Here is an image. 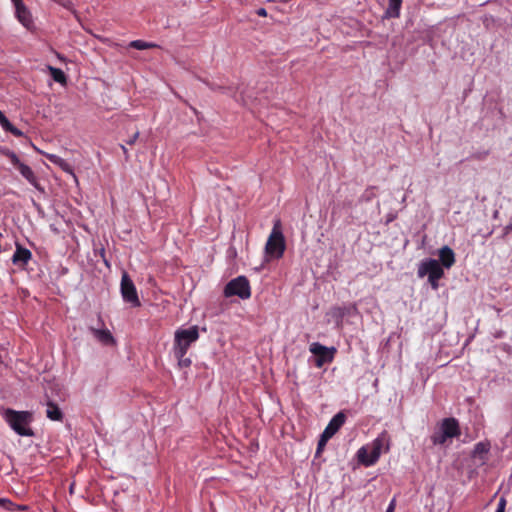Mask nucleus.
Instances as JSON below:
<instances>
[{
  "mask_svg": "<svg viewBox=\"0 0 512 512\" xmlns=\"http://www.w3.org/2000/svg\"><path fill=\"white\" fill-rule=\"evenodd\" d=\"M3 418L10 428L20 436H34V431L30 427L33 421V413L29 411H16L7 408L3 412Z\"/></svg>",
  "mask_w": 512,
  "mask_h": 512,
  "instance_id": "nucleus-1",
  "label": "nucleus"
},
{
  "mask_svg": "<svg viewBox=\"0 0 512 512\" xmlns=\"http://www.w3.org/2000/svg\"><path fill=\"white\" fill-rule=\"evenodd\" d=\"M199 339L198 326H191L187 329H178L174 335L173 353H187L190 346Z\"/></svg>",
  "mask_w": 512,
  "mask_h": 512,
  "instance_id": "nucleus-2",
  "label": "nucleus"
},
{
  "mask_svg": "<svg viewBox=\"0 0 512 512\" xmlns=\"http://www.w3.org/2000/svg\"><path fill=\"white\" fill-rule=\"evenodd\" d=\"M428 276V281L433 289H437L438 280L443 277L444 270L441 264L435 259H425L421 261L418 267V276Z\"/></svg>",
  "mask_w": 512,
  "mask_h": 512,
  "instance_id": "nucleus-3",
  "label": "nucleus"
},
{
  "mask_svg": "<svg viewBox=\"0 0 512 512\" xmlns=\"http://www.w3.org/2000/svg\"><path fill=\"white\" fill-rule=\"evenodd\" d=\"M266 253L272 257L280 258L285 251V239L281 231L280 220L274 223L272 232L265 246Z\"/></svg>",
  "mask_w": 512,
  "mask_h": 512,
  "instance_id": "nucleus-4",
  "label": "nucleus"
},
{
  "mask_svg": "<svg viewBox=\"0 0 512 512\" xmlns=\"http://www.w3.org/2000/svg\"><path fill=\"white\" fill-rule=\"evenodd\" d=\"M223 293L227 298L238 296L242 300L249 299L251 296L249 280L245 276H238L225 285Z\"/></svg>",
  "mask_w": 512,
  "mask_h": 512,
  "instance_id": "nucleus-5",
  "label": "nucleus"
},
{
  "mask_svg": "<svg viewBox=\"0 0 512 512\" xmlns=\"http://www.w3.org/2000/svg\"><path fill=\"white\" fill-rule=\"evenodd\" d=\"M121 294L123 300L130 303L132 307H139L141 305L136 287L126 272L123 273L121 278Z\"/></svg>",
  "mask_w": 512,
  "mask_h": 512,
  "instance_id": "nucleus-6",
  "label": "nucleus"
},
{
  "mask_svg": "<svg viewBox=\"0 0 512 512\" xmlns=\"http://www.w3.org/2000/svg\"><path fill=\"white\" fill-rule=\"evenodd\" d=\"M310 352L316 356L315 364L320 368L325 363L332 362L336 349L334 347L328 348L318 342H314L310 345Z\"/></svg>",
  "mask_w": 512,
  "mask_h": 512,
  "instance_id": "nucleus-7",
  "label": "nucleus"
},
{
  "mask_svg": "<svg viewBox=\"0 0 512 512\" xmlns=\"http://www.w3.org/2000/svg\"><path fill=\"white\" fill-rule=\"evenodd\" d=\"M346 421V415L344 412L340 411L329 421L328 425L324 429L323 433L325 437L332 438L338 430L343 426Z\"/></svg>",
  "mask_w": 512,
  "mask_h": 512,
  "instance_id": "nucleus-8",
  "label": "nucleus"
},
{
  "mask_svg": "<svg viewBox=\"0 0 512 512\" xmlns=\"http://www.w3.org/2000/svg\"><path fill=\"white\" fill-rule=\"evenodd\" d=\"M32 258V253L29 249L23 247L21 244L16 243V250L12 256V263L18 267H24Z\"/></svg>",
  "mask_w": 512,
  "mask_h": 512,
  "instance_id": "nucleus-9",
  "label": "nucleus"
},
{
  "mask_svg": "<svg viewBox=\"0 0 512 512\" xmlns=\"http://www.w3.org/2000/svg\"><path fill=\"white\" fill-rule=\"evenodd\" d=\"M441 430L448 438L457 437L460 434L459 423L455 418H446L441 424Z\"/></svg>",
  "mask_w": 512,
  "mask_h": 512,
  "instance_id": "nucleus-10",
  "label": "nucleus"
},
{
  "mask_svg": "<svg viewBox=\"0 0 512 512\" xmlns=\"http://www.w3.org/2000/svg\"><path fill=\"white\" fill-rule=\"evenodd\" d=\"M20 174L37 190L44 192V188L39 184L37 177L35 176L33 170L26 164L22 163L17 168Z\"/></svg>",
  "mask_w": 512,
  "mask_h": 512,
  "instance_id": "nucleus-11",
  "label": "nucleus"
},
{
  "mask_svg": "<svg viewBox=\"0 0 512 512\" xmlns=\"http://www.w3.org/2000/svg\"><path fill=\"white\" fill-rule=\"evenodd\" d=\"M439 258L441 262V266L449 269L455 263V254L454 251L449 246H443L439 250Z\"/></svg>",
  "mask_w": 512,
  "mask_h": 512,
  "instance_id": "nucleus-12",
  "label": "nucleus"
},
{
  "mask_svg": "<svg viewBox=\"0 0 512 512\" xmlns=\"http://www.w3.org/2000/svg\"><path fill=\"white\" fill-rule=\"evenodd\" d=\"M15 7V13L18 20L25 26L29 27L30 24H32V18L29 10L24 5V3H20L19 5L14 6Z\"/></svg>",
  "mask_w": 512,
  "mask_h": 512,
  "instance_id": "nucleus-13",
  "label": "nucleus"
},
{
  "mask_svg": "<svg viewBox=\"0 0 512 512\" xmlns=\"http://www.w3.org/2000/svg\"><path fill=\"white\" fill-rule=\"evenodd\" d=\"M89 330L93 334V336L104 345H109L114 342V338L111 332L107 329H96L90 327Z\"/></svg>",
  "mask_w": 512,
  "mask_h": 512,
  "instance_id": "nucleus-14",
  "label": "nucleus"
},
{
  "mask_svg": "<svg viewBox=\"0 0 512 512\" xmlns=\"http://www.w3.org/2000/svg\"><path fill=\"white\" fill-rule=\"evenodd\" d=\"M357 312V307L355 304H350L348 306H342V307H334L332 308V315L333 317L337 318L338 320H342L347 315H353Z\"/></svg>",
  "mask_w": 512,
  "mask_h": 512,
  "instance_id": "nucleus-15",
  "label": "nucleus"
},
{
  "mask_svg": "<svg viewBox=\"0 0 512 512\" xmlns=\"http://www.w3.org/2000/svg\"><path fill=\"white\" fill-rule=\"evenodd\" d=\"M383 445V439L381 437H378L373 441V447L370 451L369 460L366 461L367 464H375L381 454V449Z\"/></svg>",
  "mask_w": 512,
  "mask_h": 512,
  "instance_id": "nucleus-16",
  "label": "nucleus"
},
{
  "mask_svg": "<svg viewBox=\"0 0 512 512\" xmlns=\"http://www.w3.org/2000/svg\"><path fill=\"white\" fill-rule=\"evenodd\" d=\"M46 415L49 419L53 420V421H61L62 418H63V413L62 411L60 410V408L58 407V405H56L55 403H53L52 401H49L47 403V411H46Z\"/></svg>",
  "mask_w": 512,
  "mask_h": 512,
  "instance_id": "nucleus-17",
  "label": "nucleus"
},
{
  "mask_svg": "<svg viewBox=\"0 0 512 512\" xmlns=\"http://www.w3.org/2000/svg\"><path fill=\"white\" fill-rule=\"evenodd\" d=\"M389 4L386 9V16L389 18H397L400 14V8L402 4V0H388Z\"/></svg>",
  "mask_w": 512,
  "mask_h": 512,
  "instance_id": "nucleus-18",
  "label": "nucleus"
},
{
  "mask_svg": "<svg viewBox=\"0 0 512 512\" xmlns=\"http://www.w3.org/2000/svg\"><path fill=\"white\" fill-rule=\"evenodd\" d=\"M48 70L50 72L51 77L53 78V80L55 82L60 83V84H66L67 77H66L65 73L60 68H56V67L49 65Z\"/></svg>",
  "mask_w": 512,
  "mask_h": 512,
  "instance_id": "nucleus-19",
  "label": "nucleus"
},
{
  "mask_svg": "<svg viewBox=\"0 0 512 512\" xmlns=\"http://www.w3.org/2000/svg\"><path fill=\"white\" fill-rule=\"evenodd\" d=\"M130 47L132 48H135L137 50H146V49H150V48H155L157 47L156 44L154 43H151V42H145L143 40H134V41H131L130 44H129Z\"/></svg>",
  "mask_w": 512,
  "mask_h": 512,
  "instance_id": "nucleus-20",
  "label": "nucleus"
},
{
  "mask_svg": "<svg viewBox=\"0 0 512 512\" xmlns=\"http://www.w3.org/2000/svg\"><path fill=\"white\" fill-rule=\"evenodd\" d=\"M375 186H370L365 189L362 195L359 197V202H370L372 199L376 197Z\"/></svg>",
  "mask_w": 512,
  "mask_h": 512,
  "instance_id": "nucleus-21",
  "label": "nucleus"
},
{
  "mask_svg": "<svg viewBox=\"0 0 512 512\" xmlns=\"http://www.w3.org/2000/svg\"><path fill=\"white\" fill-rule=\"evenodd\" d=\"M448 436L444 435L442 430L434 432L431 436V441L434 445H442L446 442Z\"/></svg>",
  "mask_w": 512,
  "mask_h": 512,
  "instance_id": "nucleus-22",
  "label": "nucleus"
},
{
  "mask_svg": "<svg viewBox=\"0 0 512 512\" xmlns=\"http://www.w3.org/2000/svg\"><path fill=\"white\" fill-rule=\"evenodd\" d=\"M370 452L365 448L361 447L357 452V458L359 462L365 466H371L372 464H367L366 461L369 460Z\"/></svg>",
  "mask_w": 512,
  "mask_h": 512,
  "instance_id": "nucleus-23",
  "label": "nucleus"
},
{
  "mask_svg": "<svg viewBox=\"0 0 512 512\" xmlns=\"http://www.w3.org/2000/svg\"><path fill=\"white\" fill-rule=\"evenodd\" d=\"M186 354L187 353H182V355L180 356V354H174V356L177 358L178 360V365L180 368H187L191 365V359L186 357Z\"/></svg>",
  "mask_w": 512,
  "mask_h": 512,
  "instance_id": "nucleus-24",
  "label": "nucleus"
},
{
  "mask_svg": "<svg viewBox=\"0 0 512 512\" xmlns=\"http://www.w3.org/2000/svg\"><path fill=\"white\" fill-rule=\"evenodd\" d=\"M3 154L8 157L11 161V163L16 166L17 168L19 167V165L22 164V162L20 161V159L18 158V156L13 152V151H10V150H5L3 151Z\"/></svg>",
  "mask_w": 512,
  "mask_h": 512,
  "instance_id": "nucleus-25",
  "label": "nucleus"
},
{
  "mask_svg": "<svg viewBox=\"0 0 512 512\" xmlns=\"http://www.w3.org/2000/svg\"><path fill=\"white\" fill-rule=\"evenodd\" d=\"M3 130L6 132H10L15 137H22L24 135L23 132L19 130L17 127H15L10 121L8 122V126H5Z\"/></svg>",
  "mask_w": 512,
  "mask_h": 512,
  "instance_id": "nucleus-26",
  "label": "nucleus"
},
{
  "mask_svg": "<svg viewBox=\"0 0 512 512\" xmlns=\"http://www.w3.org/2000/svg\"><path fill=\"white\" fill-rule=\"evenodd\" d=\"M489 451V445L483 442H479L475 445L474 453L482 454L487 453Z\"/></svg>",
  "mask_w": 512,
  "mask_h": 512,
  "instance_id": "nucleus-27",
  "label": "nucleus"
},
{
  "mask_svg": "<svg viewBox=\"0 0 512 512\" xmlns=\"http://www.w3.org/2000/svg\"><path fill=\"white\" fill-rule=\"evenodd\" d=\"M0 506H2L4 509L6 510H14V506L15 504L12 503L9 499L7 498H0Z\"/></svg>",
  "mask_w": 512,
  "mask_h": 512,
  "instance_id": "nucleus-28",
  "label": "nucleus"
},
{
  "mask_svg": "<svg viewBox=\"0 0 512 512\" xmlns=\"http://www.w3.org/2000/svg\"><path fill=\"white\" fill-rule=\"evenodd\" d=\"M329 439L330 438H328L327 436L325 437L324 433L321 434L320 439L318 441V445H317V454L322 451V449L324 448V446L326 445V443Z\"/></svg>",
  "mask_w": 512,
  "mask_h": 512,
  "instance_id": "nucleus-29",
  "label": "nucleus"
},
{
  "mask_svg": "<svg viewBox=\"0 0 512 512\" xmlns=\"http://www.w3.org/2000/svg\"><path fill=\"white\" fill-rule=\"evenodd\" d=\"M47 158L55 165L59 166L60 164H63V158H61L58 155L55 154H48Z\"/></svg>",
  "mask_w": 512,
  "mask_h": 512,
  "instance_id": "nucleus-30",
  "label": "nucleus"
},
{
  "mask_svg": "<svg viewBox=\"0 0 512 512\" xmlns=\"http://www.w3.org/2000/svg\"><path fill=\"white\" fill-rule=\"evenodd\" d=\"M47 158L55 165L59 166L60 164H63V158H61L58 155L55 154H48Z\"/></svg>",
  "mask_w": 512,
  "mask_h": 512,
  "instance_id": "nucleus-31",
  "label": "nucleus"
},
{
  "mask_svg": "<svg viewBox=\"0 0 512 512\" xmlns=\"http://www.w3.org/2000/svg\"><path fill=\"white\" fill-rule=\"evenodd\" d=\"M506 503V499L504 497H501L498 501L497 509L495 512H505Z\"/></svg>",
  "mask_w": 512,
  "mask_h": 512,
  "instance_id": "nucleus-32",
  "label": "nucleus"
},
{
  "mask_svg": "<svg viewBox=\"0 0 512 512\" xmlns=\"http://www.w3.org/2000/svg\"><path fill=\"white\" fill-rule=\"evenodd\" d=\"M59 167H60L63 171H65V172H67V173H70V174L74 175V174H73V168H72V166H71V165H70L66 160H63V164H60V165H59Z\"/></svg>",
  "mask_w": 512,
  "mask_h": 512,
  "instance_id": "nucleus-33",
  "label": "nucleus"
},
{
  "mask_svg": "<svg viewBox=\"0 0 512 512\" xmlns=\"http://www.w3.org/2000/svg\"><path fill=\"white\" fill-rule=\"evenodd\" d=\"M8 122H9V120L7 119V117L4 115V113L2 111H0V125H1L2 129L5 126H8Z\"/></svg>",
  "mask_w": 512,
  "mask_h": 512,
  "instance_id": "nucleus-34",
  "label": "nucleus"
},
{
  "mask_svg": "<svg viewBox=\"0 0 512 512\" xmlns=\"http://www.w3.org/2000/svg\"><path fill=\"white\" fill-rule=\"evenodd\" d=\"M139 138V132L136 131L127 141H126V144L128 145H133L135 144V142L137 141V139Z\"/></svg>",
  "mask_w": 512,
  "mask_h": 512,
  "instance_id": "nucleus-35",
  "label": "nucleus"
},
{
  "mask_svg": "<svg viewBox=\"0 0 512 512\" xmlns=\"http://www.w3.org/2000/svg\"><path fill=\"white\" fill-rule=\"evenodd\" d=\"M488 155V152L485 151V152H479V153H475L472 155V158L474 159H477V160H483L487 157Z\"/></svg>",
  "mask_w": 512,
  "mask_h": 512,
  "instance_id": "nucleus-36",
  "label": "nucleus"
},
{
  "mask_svg": "<svg viewBox=\"0 0 512 512\" xmlns=\"http://www.w3.org/2000/svg\"><path fill=\"white\" fill-rule=\"evenodd\" d=\"M256 14L258 16H261V17H266L267 16V11L265 8H259L256 10Z\"/></svg>",
  "mask_w": 512,
  "mask_h": 512,
  "instance_id": "nucleus-37",
  "label": "nucleus"
},
{
  "mask_svg": "<svg viewBox=\"0 0 512 512\" xmlns=\"http://www.w3.org/2000/svg\"><path fill=\"white\" fill-rule=\"evenodd\" d=\"M394 510H395V500L393 499V500L389 503V505H388V507H387V509H386V511H385V512H394Z\"/></svg>",
  "mask_w": 512,
  "mask_h": 512,
  "instance_id": "nucleus-38",
  "label": "nucleus"
},
{
  "mask_svg": "<svg viewBox=\"0 0 512 512\" xmlns=\"http://www.w3.org/2000/svg\"><path fill=\"white\" fill-rule=\"evenodd\" d=\"M120 148L122 149L123 151V154L125 155V159L128 160L129 159V153H128V149L126 148L125 145L123 144H120Z\"/></svg>",
  "mask_w": 512,
  "mask_h": 512,
  "instance_id": "nucleus-39",
  "label": "nucleus"
},
{
  "mask_svg": "<svg viewBox=\"0 0 512 512\" xmlns=\"http://www.w3.org/2000/svg\"><path fill=\"white\" fill-rule=\"evenodd\" d=\"M511 231H512V224H509L504 228V235H508Z\"/></svg>",
  "mask_w": 512,
  "mask_h": 512,
  "instance_id": "nucleus-40",
  "label": "nucleus"
},
{
  "mask_svg": "<svg viewBox=\"0 0 512 512\" xmlns=\"http://www.w3.org/2000/svg\"><path fill=\"white\" fill-rule=\"evenodd\" d=\"M28 507L26 505H16L14 506V509L18 510H26Z\"/></svg>",
  "mask_w": 512,
  "mask_h": 512,
  "instance_id": "nucleus-41",
  "label": "nucleus"
},
{
  "mask_svg": "<svg viewBox=\"0 0 512 512\" xmlns=\"http://www.w3.org/2000/svg\"><path fill=\"white\" fill-rule=\"evenodd\" d=\"M209 86L213 90H216V89L222 90V89H224V87H221V86H216V85H209Z\"/></svg>",
  "mask_w": 512,
  "mask_h": 512,
  "instance_id": "nucleus-42",
  "label": "nucleus"
},
{
  "mask_svg": "<svg viewBox=\"0 0 512 512\" xmlns=\"http://www.w3.org/2000/svg\"><path fill=\"white\" fill-rule=\"evenodd\" d=\"M11 1H12L14 6L19 5L20 3L23 2L22 0H11Z\"/></svg>",
  "mask_w": 512,
  "mask_h": 512,
  "instance_id": "nucleus-43",
  "label": "nucleus"
},
{
  "mask_svg": "<svg viewBox=\"0 0 512 512\" xmlns=\"http://www.w3.org/2000/svg\"><path fill=\"white\" fill-rule=\"evenodd\" d=\"M74 487H75V484L72 483L69 487V492L72 494L74 492Z\"/></svg>",
  "mask_w": 512,
  "mask_h": 512,
  "instance_id": "nucleus-44",
  "label": "nucleus"
},
{
  "mask_svg": "<svg viewBox=\"0 0 512 512\" xmlns=\"http://www.w3.org/2000/svg\"><path fill=\"white\" fill-rule=\"evenodd\" d=\"M393 219H394V217L389 216L388 222H389V221H392Z\"/></svg>",
  "mask_w": 512,
  "mask_h": 512,
  "instance_id": "nucleus-45",
  "label": "nucleus"
}]
</instances>
